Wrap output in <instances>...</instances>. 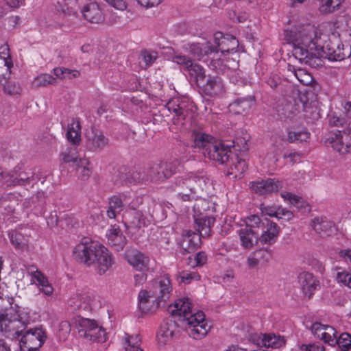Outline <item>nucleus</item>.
I'll list each match as a JSON object with an SVG mask.
<instances>
[{
    "mask_svg": "<svg viewBox=\"0 0 351 351\" xmlns=\"http://www.w3.org/2000/svg\"><path fill=\"white\" fill-rule=\"evenodd\" d=\"M338 31L335 32L338 37L341 39H345L348 36L350 37L349 40L351 42V17L344 19L343 21H341L340 26L337 27Z\"/></svg>",
    "mask_w": 351,
    "mask_h": 351,
    "instance_id": "45",
    "label": "nucleus"
},
{
    "mask_svg": "<svg viewBox=\"0 0 351 351\" xmlns=\"http://www.w3.org/2000/svg\"><path fill=\"white\" fill-rule=\"evenodd\" d=\"M300 351H325L324 345L320 342H315L308 344H302Z\"/></svg>",
    "mask_w": 351,
    "mask_h": 351,
    "instance_id": "61",
    "label": "nucleus"
},
{
    "mask_svg": "<svg viewBox=\"0 0 351 351\" xmlns=\"http://www.w3.org/2000/svg\"><path fill=\"white\" fill-rule=\"evenodd\" d=\"M87 145L93 152L103 149L108 143V138H106L102 132L93 129L86 134Z\"/></svg>",
    "mask_w": 351,
    "mask_h": 351,
    "instance_id": "23",
    "label": "nucleus"
},
{
    "mask_svg": "<svg viewBox=\"0 0 351 351\" xmlns=\"http://www.w3.org/2000/svg\"><path fill=\"white\" fill-rule=\"evenodd\" d=\"M141 57L145 62V66L152 65L158 57V53L154 51L145 50L141 53Z\"/></svg>",
    "mask_w": 351,
    "mask_h": 351,
    "instance_id": "60",
    "label": "nucleus"
},
{
    "mask_svg": "<svg viewBox=\"0 0 351 351\" xmlns=\"http://www.w3.org/2000/svg\"><path fill=\"white\" fill-rule=\"evenodd\" d=\"M328 325H324L319 322H315L311 326V331L313 334L317 338L321 339L323 337V333H325V328L328 327Z\"/></svg>",
    "mask_w": 351,
    "mask_h": 351,
    "instance_id": "62",
    "label": "nucleus"
},
{
    "mask_svg": "<svg viewBox=\"0 0 351 351\" xmlns=\"http://www.w3.org/2000/svg\"><path fill=\"white\" fill-rule=\"evenodd\" d=\"M30 322L29 313L25 308L7 309L0 314V330L8 337L21 336L20 346L22 351H38L47 339L45 330L42 328H30L23 333L27 324Z\"/></svg>",
    "mask_w": 351,
    "mask_h": 351,
    "instance_id": "2",
    "label": "nucleus"
},
{
    "mask_svg": "<svg viewBox=\"0 0 351 351\" xmlns=\"http://www.w3.org/2000/svg\"><path fill=\"white\" fill-rule=\"evenodd\" d=\"M76 171L82 180H87L90 176L92 171L89 167V161L87 158H80L75 164Z\"/></svg>",
    "mask_w": 351,
    "mask_h": 351,
    "instance_id": "41",
    "label": "nucleus"
},
{
    "mask_svg": "<svg viewBox=\"0 0 351 351\" xmlns=\"http://www.w3.org/2000/svg\"><path fill=\"white\" fill-rule=\"evenodd\" d=\"M269 254L265 250H258L247 258V265L250 268L257 267L260 263L267 261Z\"/></svg>",
    "mask_w": 351,
    "mask_h": 351,
    "instance_id": "40",
    "label": "nucleus"
},
{
    "mask_svg": "<svg viewBox=\"0 0 351 351\" xmlns=\"http://www.w3.org/2000/svg\"><path fill=\"white\" fill-rule=\"evenodd\" d=\"M138 298L139 308L145 313L156 311L162 303L149 289L141 290Z\"/></svg>",
    "mask_w": 351,
    "mask_h": 351,
    "instance_id": "14",
    "label": "nucleus"
},
{
    "mask_svg": "<svg viewBox=\"0 0 351 351\" xmlns=\"http://www.w3.org/2000/svg\"><path fill=\"white\" fill-rule=\"evenodd\" d=\"M328 325H324L319 322H315L311 326V331L313 334L317 338L321 339L323 337V333H325V328L328 327Z\"/></svg>",
    "mask_w": 351,
    "mask_h": 351,
    "instance_id": "64",
    "label": "nucleus"
},
{
    "mask_svg": "<svg viewBox=\"0 0 351 351\" xmlns=\"http://www.w3.org/2000/svg\"><path fill=\"white\" fill-rule=\"evenodd\" d=\"M177 278L180 282L189 284L193 280H199L200 276L195 271H183L178 274Z\"/></svg>",
    "mask_w": 351,
    "mask_h": 351,
    "instance_id": "53",
    "label": "nucleus"
},
{
    "mask_svg": "<svg viewBox=\"0 0 351 351\" xmlns=\"http://www.w3.org/2000/svg\"><path fill=\"white\" fill-rule=\"evenodd\" d=\"M311 226L322 237L330 236L337 232L335 223L326 217H316L312 220Z\"/></svg>",
    "mask_w": 351,
    "mask_h": 351,
    "instance_id": "22",
    "label": "nucleus"
},
{
    "mask_svg": "<svg viewBox=\"0 0 351 351\" xmlns=\"http://www.w3.org/2000/svg\"><path fill=\"white\" fill-rule=\"evenodd\" d=\"M186 49L191 55L201 60L205 56H208L216 51V48L210 43L199 44L191 43L188 44Z\"/></svg>",
    "mask_w": 351,
    "mask_h": 351,
    "instance_id": "27",
    "label": "nucleus"
},
{
    "mask_svg": "<svg viewBox=\"0 0 351 351\" xmlns=\"http://www.w3.org/2000/svg\"><path fill=\"white\" fill-rule=\"evenodd\" d=\"M169 311L173 317H178L183 322L189 335L194 339L204 338L210 330L204 313L201 311L195 312L188 298L176 300L169 306Z\"/></svg>",
    "mask_w": 351,
    "mask_h": 351,
    "instance_id": "4",
    "label": "nucleus"
},
{
    "mask_svg": "<svg viewBox=\"0 0 351 351\" xmlns=\"http://www.w3.org/2000/svg\"><path fill=\"white\" fill-rule=\"evenodd\" d=\"M30 234V230L27 228H20L8 232L11 243L16 248H22L27 243V237Z\"/></svg>",
    "mask_w": 351,
    "mask_h": 351,
    "instance_id": "28",
    "label": "nucleus"
},
{
    "mask_svg": "<svg viewBox=\"0 0 351 351\" xmlns=\"http://www.w3.org/2000/svg\"><path fill=\"white\" fill-rule=\"evenodd\" d=\"M320 11L323 13H331L338 9L343 0H322Z\"/></svg>",
    "mask_w": 351,
    "mask_h": 351,
    "instance_id": "49",
    "label": "nucleus"
},
{
    "mask_svg": "<svg viewBox=\"0 0 351 351\" xmlns=\"http://www.w3.org/2000/svg\"><path fill=\"white\" fill-rule=\"evenodd\" d=\"M193 147L202 152L205 157L218 162H226L231 154L234 145L223 141H217L211 135L202 132L194 131L192 134Z\"/></svg>",
    "mask_w": 351,
    "mask_h": 351,
    "instance_id": "5",
    "label": "nucleus"
},
{
    "mask_svg": "<svg viewBox=\"0 0 351 351\" xmlns=\"http://www.w3.org/2000/svg\"><path fill=\"white\" fill-rule=\"evenodd\" d=\"M326 331L325 333H323V337H321L320 339L323 340L325 343H328L331 346L336 345L337 343V331L336 330L330 326H328V327L325 328Z\"/></svg>",
    "mask_w": 351,
    "mask_h": 351,
    "instance_id": "54",
    "label": "nucleus"
},
{
    "mask_svg": "<svg viewBox=\"0 0 351 351\" xmlns=\"http://www.w3.org/2000/svg\"><path fill=\"white\" fill-rule=\"evenodd\" d=\"M199 86L205 95L210 97L219 95L225 90L223 82L218 75H208L205 82H202Z\"/></svg>",
    "mask_w": 351,
    "mask_h": 351,
    "instance_id": "17",
    "label": "nucleus"
},
{
    "mask_svg": "<svg viewBox=\"0 0 351 351\" xmlns=\"http://www.w3.org/2000/svg\"><path fill=\"white\" fill-rule=\"evenodd\" d=\"M280 195L285 202L298 208H304L307 205V203L303 199L302 197L293 193L289 192H282L281 193Z\"/></svg>",
    "mask_w": 351,
    "mask_h": 351,
    "instance_id": "43",
    "label": "nucleus"
},
{
    "mask_svg": "<svg viewBox=\"0 0 351 351\" xmlns=\"http://www.w3.org/2000/svg\"><path fill=\"white\" fill-rule=\"evenodd\" d=\"M106 237L108 244L116 251H121L126 244V238L119 226H112L107 230Z\"/></svg>",
    "mask_w": 351,
    "mask_h": 351,
    "instance_id": "21",
    "label": "nucleus"
},
{
    "mask_svg": "<svg viewBox=\"0 0 351 351\" xmlns=\"http://www.w3.org/2000/svg\"><path fill=\"white\" fill-rule=\"evenodd\" d=\"M13 66L12 59H5L0 57V80L9 78L10 75V69Z\"/></svg>",
    "mask_w": 351,
    "mask_h": 351,
    "instance_id": "48",
    "label": "nucleus"
},
{
    "mask_svg": "<svg viewBox=\"0 0 351 351\" xmlns=\"http://www.w3.org/2000/svg\"><path fill=\"white\" fill-rule=\"evenodd\" d=\"M73 324L80 337L86 340L103 343L107 339L106 330L95 319L77 316L73 319Z\"/></svg>",
    "mask_w": 351,
    "mask_h": 351,
    "instance_id": "7",
    "label": "nucleus"
},
{
    "mask_svg": "<svg viewBox=\"0 0 351 351\" xmlns=\"http://www.w3.org/2000/svg\"><path fill=\"white\" fill-rule=\"evenodd\" d=\"M174 326L175 323L172 321L164 322L161 325L157 333V339L160 344L165 345L172 338Z\"/></svg>",
    "mask_w": 351,
    "mask_h": 351,
    "instance_id": "33",
    "label": "nucleus"
},
{
    "mask_svg": "<svg viewBox=\"0 0 351 351\" xmlns=\"http://www.w3.org/2000/svg\"><path fill=\"white\" fill-rule=\"evenodd\" d=\"M147 289L152 291L158 300L163 304L171 298L173 292L172 285L167 274L156 278Z\"/></svg>",
    "mask_w": 351,
    "mask_h": 351,
    "instance_id": "10",
    "label": "nucleus"
},
{
    "mask_svg": "<svg viewBox=\"0 0 351 351\" xmlns=\"http://www.w3.org/2000/svg\"><path fill=\"white\" fill-rule=\"evenodd\" d=\"M143 179L144 178H141L138 172H131L130 171H128L126 169H124L123 171H120L117 176L114 182L117 184L123 185L138 183Z\"/></svg>",
    "mask_w": 351,
    "mask_h": 351,
    "instance_id": "31",
    "label": "nucleus"
},
{
    "mask_svg": "<svg viewBox=\"0 0 351 351\" xmlns=\"http://www.w3.org/2000/svg\"><path fill=\"white\" fill-rule=\"evenodd\" d=\"M349 128V130L334 131L328 138L332 147L341 154L349 152L351 147V121Z\"/></svg>",
    "mask_w": 351,
    "mask_h": 351,
    "instance_id": "9",
    "label": "nucleus"
},
{
    "mask_svg": "<svg viewBox=\"0 0 351 351\" xmlns=\"http://www.w3.org/2000/svg\"><path fill=\"white\" fill-rule=\"evenodd\" d=\"M73 256L80 263L95 268L100 275L105 274L114 264L109 250L90 238L82 239L74 247Z\"/></svg>",
    "mask_w": 351,
    "mask_h": 351,
    "instance_id": "3",
    "label": "nucleus"
},
{
    "mask_svg": "<svg viewBox=\"0 0 351 351\" xmlns=\"http://www.w3.org/2000/svg\"><path fill=\"white\" fill-rule=\"evenodd\" d=\"M56 82V77L47 73L41 74L34 78V83L38 86H45L48 84H53Z\"/></svg>",
    "mask_w": 351,
    "mask_h": 351,
    "instance_id": "55",
    "label": "nucleus"
},
{
    "mask_svg": "<svg viewBox=\"0 0 351 351\" xmlns=\"http://www.w3.org/2000/svg\"><path fill=\"white\" fill-rule=\"evenodd\" d=\"M123 347L125 351H143L141 348V339L139 335L125 334L123 337Z\"/></svg>",
    "mask_w": 351,
    "mask_h": 351,
    "instance_id": "36",
    "label": "nucleus"
},
{
    "mask_svg": "<svg viewBox=\"0 0 351 351\" xmlns=\"http://www.w3.org/2000/svg\"><path fill=\"white\" fill-rule=\"evenodd\" d=\"M315 28L311 25L295 27L286 34V40L293 45V55L301 64L312 68L323 64L322 58L340 61L351 55V46L345 48L342 39L332 32L323 46H320Z\"/></svg>",
    "mask_w": 351,
    "mask_h": 351,
    "instance_id": "1",
    "label": "nucleus"
},
{
    "mask_svg": "<svg viewBox=\"0 0 351 351\" xmlns=\"http://www.w3.org/2000/svg\"><path fill=\"white\" fill-rule=\"evenodd\" d=\"M73 303L77 308L90 311L101 307L99 295L94 292H83L77 295Z\"/></svg>",
    "mask_w": 351,
    "mask_h": 351,
    "instance_id": "15",
    "label": "nucleus"
},
{
    "mask_svg": "<svg viewBox=\"0 0 351 351\" xmlns=\"http://www.w3.org/2000/svg\"><path fill=\"white\" fill-rule=\"evenodd\" d=\"M209 182L208 178L203 176H182L178 178L176 181V186L180 188L178 190V197L183 201H191L198 197L199 191H204L207 189Z\"/></svg>",
    "mask_w": 351,
    "mask_h": 351,
    "instance_id": "6",
    "label": "nucleus"
},
{
    "mask_svg": "<svg viewBox=\"0 0 351 351\" xmlns=\"http://www.w3.org/2000/svg\"><path fill=\"white\" fill-rule=\"evenodd\" d=\"M287 138L291 143L306 142L310 138V133L306 130L290 131Z\"/></svg>",
    "mask_w": 351,
    "mask_h": 351,
    "instance_id": "46",
    "label": "nucleus"
},
{
    "mask_svg": "<svg viewBox=\"0 0 351 351\" xmlns=\"http://www.w3.org/2000/svg\"><path fill=\"white\" fill-rule=\"evenodd\" d=\"M84 18L93 23H99L104 20V15L101 6L96 2L86 5L82 10Z\"/></svg>",
    "mask_w": 351,
    "mask_h": 351,
    "instance_id": "25",
    "label": "nucleus"
},
{
    "mask_svg": "<svg viewBox=\"0 0 351 351\" xmlns=\"http://www.w3.org/2000/svg\"><path fill=\"white\" fill-rule=\"evenodd\" d=\"M131 193L124 192L112 196L109 199L108 209L107 215L110 219H114L119 214L125 206H128L132 210H135L136 204L134 201L130 202Z\"/></svg>",
    "mask_w": 351,
    "mask_h": 351,
    "instance_id": "8",
    "label": "nucleus"
},
{
    "mask_svg": "<svg viewBox=\"0 0 351 351\" xmlns=\"http://www.w3.org/2000/svg\"><path fill=\"white\" fill-rule=\"evenodd\" d=\"M215 219L213 217H202L195 219L199 235L202 237L210 236L211 232V226L214 224Z\"/></svg>",
    "mask_w": 351,
    "mask_h": 351,
    "instance_id": "35",
    "label": "nucleus"
},
{
    "mask_svg": "<svg viewBox=\"0 0 351 351\" xmlns=\"http://www.w3.org/2000/svg\"><path fill=\"white\" fill-rule=\"evenodd\" d=\"M172 61L180 66H182V68L187 71L189 68L192 64L193 62L191 60L190 58H189L186 56L181 55V54H175L172 57Z\"/></svg>",
    "mask_w": 351,
    "mask_h": 351,
    "instance_id": "58",
    "label": "nucleus"
},
{
    "mask_svg": "<svg viewBox=\"0 0 351 351\" xmlns=\"http://www.w3.org/2000/svg\"><path fill=\"white\" fill-rule=\"evenodd\" d=\"M266 220H268L267 219H261L260 217L258 215H251L248 217L246 219L245 227H249L252 229L254 228H260V227H265L266 225Z\"/></svg>",
    "mask_w": 351,
    "mask_h": 351,
    "instance_id": "56",
    "label": "nucleus"
},
{
    "mask_svg": "<svg viewBox=\"0 0 351 351\" xmlns=\"http://www.w3.org/2000/svg\"><path fill=\"white\" fill-rule=\"evenodd\" d=\"M160 170H162V181L171 177L176 171V162L160 163Z\"/></svg>",
    "mask_w": 351,
    "mask_h": 351,
    "instance_id": "57",
    "label": "nucleus"
},
{
    "mask_svg": "<svg viewBox=\"0 0 351 351\" xmlns=\"http://www.w3.org/2000/svg\"><path fill=\"white\" fill-rule=\"evenodd\" d=\"M32 173L22 171V167L17 166L12 171L8 172V178H5V182L8 185L24 186L30 183Z\"/></svg>",
    "mask_w": 351,
    "mask_h": 351,
    "instance_id": "20",
    "label": "nucleus"
},
{
    "mask_svg": "<svg viewBox=\"0 0 351 351\" xmlns=\"http://www.w3.org/2000/svg\"><path fill=\"white\" fill-rule=\"evenodd\" d=\"M336 344L341 351H348L351 348V335L348 332L341 333L337 337Z\"/></svg>",
    "mask_w": 351,
    "mask_h": 351,
    "instance_id": "50",
    "label": "nucleus"
},
{
    "mask_svg": "<svg viewBox=\"0 0 351 351\" xmlns=\"http://www.w3.org/2000/svg\"><path fill=\"white\" fill-rule=\"evenodd\" d=\"M279 229L276 223L266 220V225L263 228V233L259 237L261 243L272 245L278 237Z\"/></svg>",
    "mask_w": 351,
    "mask_h": 351,
    "instance_id": "26",
    "label": "nucleus"
},
{
    "mask_svg": "<svg viewBox=\"0 0 351 351\" xmlns=\"http://www.w3.org/2000/svg\"><path fill=\"white\" fill-rule=\"evenodd\" d=\"M200 244V236L192 231H188L182 237V247L188 252L196 250Z\"/></svg>",
    "mask_w": 351,
    "mask_h": 351,
    "instance_id": "32",
    "label": "nucleus"
},
{
    "mask_svg": "<svg viewBox=\"0 0 351 351\" xmlns=\"http://www.w3.org/2000/svg\"><path fill=\"white\" fill-rule=\"evenodd\" d=\"M336 278L338 283L351 288V271L342 270L338 271Z\"/></svg>",
    "mask_w": 351,
    "mask_h": 351,
    "instance_id": "59",
    "label": "nucleus"
},
{
    "mask_svg": "<svg viewBox=\"0 0 351 351\" xmlns=\"http://www.w3.org/2000/svg\"><path fill=\"white\" fill-rule=\"evenodd\" d=\"M160 163L151 165L146 170V180L152 182H162V177L160 173Z\"/></svg>",
    "mask_w": 351,
    "mask_h": 351,
    "instance_id": "44",
    "label": "nucleus"
},
{
    "mask_svg": "<svg viewBox=\"0 0 351 351\" xmlns=\"http://www.w3.org/2000/svg\"><path fill=\"white\" fill-rule=\"evenodd\" d=\"M249 186L253 192L259 195H267L278 192L283 186L281 181L274 178L252 182Z\"/></svg>",
    "mask_w": 351,
    "mask_h": 351,
    "instance_id": "12",
    "label": "nucleus"
},
{
    "mask_svg": "<svg viewBox=\"0 0 351 351\" xmlns=\"http://www.w3.org/2000/svg\"><path fill=\"white\" fill-rule=\"evenodd\" d=\"M66 136L69 143L74 145H79L81 143V125L77 119H73L68 125Z\"/></svg>",
    "mask_w": 351,
    "mask_h": 351,
    "instance_id": "30",
    "label": "nucleus"
},
{
    "mask_svg": "<svg viewBox=\"0 0 351 351\" xmlns=\"http://www.w3.org/2000/svg\"><path fill=\"white\" fill-rule=\"evenodd\" d=\"M298 282L303 293L309 298L319 287V282L315 277L312 274L306 271H303L300 274Z\"/></svg>",
    "mask_w": 351,
    "mask_h": 351,
    "instance_id": "19",
    "label": "nucleus"
},
{
    "mask_svg": "<svg viewBox=\"0 0 351 351\" xmlns=\"http://www.w3.org/2000/svg\"><path fill=\"white\" fill-rule=\"evenodd\" d=\"M60 156L64 162H73L76 164L80 158L76 150L73 148H67L64 151L62 152Z\"/></svg>",
    "mask_w": 351,
    "mask_h": 351,
    "instance_id": "51",
    "label": "nucleus"
},
{
    "mask_svg": "<svg viewBox=\"0 0 351 351\" xmlns=\"http://www.w3.org/2000/svg\"><path fill=\"white\" fill-rule=\"evenodd\" d=\"M21 196L16 193L7 194L2 197L1 204L8 207L10 211L15 210V206L19 205V202L21 200Z\"/></svg>",
    "mask_w": 351,
    "mask_h": 351,
    "instance_id": "47",
    "label": "nucleus"
},
{
    "mask_svg": "<svg viewBox=\"0 0 351 351\" xmlns=\"http://www.w3.org/2000/svg\"><path fill=\"white\" fill-rule=\"evenodd\" d=\"M328 325H324L319 322H315L311 326V331L313 334L317 338L321 339L323 337V333H325V328L328 327Z\"/></svg>",
    "mask_w": 351,
    "mask_h": 351,
    "instance_id": "63",
    "label": "nucleus"
},
{
    "mask_svg": "<svg viewBox=\"0 0 351 351\" xmlns=\"http://www.w3.org/2000/svg\"><path fill=\"white\" fill-rule=\"evenodd\" d=\"M215 45L216 51L213 53H217L220 51L223 55L235 51L237 47L239 46V42L237 38L230 35L223 36L221 32H216L214 34Z\"/></svg>",
    "mask_w": 351,
    "mask_h": 351,
    "instance_id": "13",
    "label": "nucleus"
},
{
    "mask_svg": "<svg viewBox=\"0 0 351 351\" xmlns=\"http://www.w3.org/2000/svg\"><path fill=\"white\" fill-rule=\"evenodd\" d=\"M250 340L258 346L273 349L280 348L286 344V339L284 336L273 332L254 333L251 335Z\"/></svg>",
    "mask_w": 351,
    "mask_h": 351,
    "instance_id": "11",
    "label": "nucleus"
},
{
    "mask_svg": "<svg viewBox=\"0 0 351 351\" xmlns=\"http://www.w3.org/2000/svg\"><path fill=\"white\" fill-rule=\"evenodd\" d=\"M131 226L141 228L147 224V219L141 211H134L132 219L130 220Z\"/></svg>",
    "mask_w": 351,
    "mask_h": 351,
    "instance_id": "52",
    "label": "nucleus"
},
{
    "mask_svg": "<svg viewBox=\"0 0 351 351\" xmlns=\"http://www.w3.org/2000/svg\"><path fill=\"white\" fill-rule=\"evenodd\" d=\"M30 276V284L34 285L39 291L47 297H51L53 293V287L47 277L38 269L28 271Z\"/></svg>",
    "mask_w": 351,
    "mask_h": 351,
    "instance_id": "16",
    "label": "nucleus"
},
{
    "mask_svg": "<svg viewBox=\"0 0 351 351\" xmlns=\"http://www.w3.org/2000/svg\"><path fill=\"white\" fill-rule=\"evenodd\" d=\"M188 75L194 80L199 86L206 78V72L204 67L195 62H193L187 70Z\"/></svg>",
    "mask_w": 351,
    "mask_h": 351,
    "instance_id": "38",
    "label": "nucleus"
},
{
    "mask_svg": "<svg viewBox=\"0 0 351 351\" xmlns=\"http://www.w3.org/2000/svg\"><path fill=\"white\" fill-rule=\"evenodd\" d=\"M288 71L292 73L299 82L304 86H308L313 82L311 75L303 69H295L294 66L288 65Z\"/></svg>",
    "mask_w": 351,
    "mask_h": 351,
    "instance_id": "37",
    "label": "nucleus"
},
{
    "mask_svg": "<svg viewBox=\"0 0 351 351\" xmlns=\"http://www.w3.org/2000/svg\"><path fill=\"white\" fill-rule=\"evenodd\" d=\"M125 258L128 263L137 271H147L149 269V257L138 251L127 252Z\"/></svg>",
    "mask_w": 351,
    "mask_h": 351,
    "instance_id": "18",
    "label": "nucleus"
},
{
    "mask_svg": "<svg viewBox=\"0 0 351 351\" xmlns=\"http://www.w3.org/2000/svg\"><path fill=\"white\" fill-rule=\"evenodd\" d=\"M168 110L175 114L177 120H185L192 117V110L185 101L178 102V99L169 101L167 104Z\"/></svg>",
    "mask_w": 351,
    "mask_h": 351,
    "instance_id": "24",
    "label": "nucleus"
},
{
    "mask_svg": "<svg viewBox=\"0 0 351 351\" xmlns=\"http://www.w3.org/2000/svg\"><path fill=\"white\" fill-rule=\"evenodd\" d=\"M237 233L239 237L241 245L243 248H252L254 245L257 243V233L249 227L241 228L238 230Z\"/></svg>",
    "mask_w": 351,
    "mask_h": 351,
    "instance_id": "29",
    "label": "nucleus"
},
{
    "mask_svg": "<svg viewBox=\"0 0 351 351\" xmlns=\"http://www.w3.org/2000/svg\"><path fill=\"white\" fill-rule=\"evenodd\" d=\"M247 165L245 160L237 157L229 169V174L234 175L235 178H241L247 170Z\"/></svg>",
    "mask_w": 351,
    "mask_h": 351,
    "instance_id": "42",
    "label": "nucleus"
},
{
    "mask_svg": "<svg viewBox=\"0 0 351 351\" xmlns=\"http://www.w3.org/2000/svg\"><path fill=\"white\" fill-rule=\"evenodd\" d=\"M254 104L252 97L239 98L230 105V109L235 114H242L248 111Z\"/></svg>",
    "mask_w": 351,
    "mask_h": 351,
    "instance_id": "34",
    "label": "nucleus"
},
{
    "mask_svg": "<svg viewBox=\"0 0 351 351\" xmlns=\"http://www.w3.org/2000/svg\"><path fill=\"white\" fill-rule=\"evenodd\" d=\"M0 83L3 86V91L5 94L11 96H16L21 95L22 88L15 80L6 78L0 80Z\"/></svg>",
    "mask_w": 351,
    "mask_h": 351,
    "instance_id": "39",
    "label": "nucleus"
}]
</instances>
